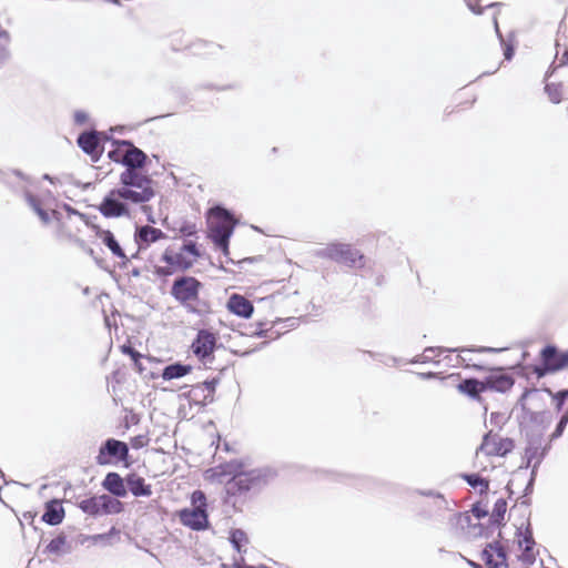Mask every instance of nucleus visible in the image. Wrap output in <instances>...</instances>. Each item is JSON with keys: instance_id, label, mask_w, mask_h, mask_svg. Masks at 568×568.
<instances>
[{"instance_id": "f257e3e1", "label": "nucleus", "mask_w": 568, "mask_h": 568, "mask_svg": "<svg viewBox=\"0 0 568 568\" xmlns=\"http://www.w3.org/2000/svg\"><path fill=\"white\" fill-rule=\"evenodd\" d=\"M201 257V248L195 240L173 241L159 255L149 262L152 274L158 278H168L176 273L191 270Z\"/></svg>"}, {"instance_id": "f03ea898", "label": "nucleus", "mask_w": 568, "mask_h": 568, "mask_svg": "<svg viewBox=\"0 0 568 568\" xmlns=\"http://www.w3.org/2000/svg\"><path fill=\"white\" fill-rule=\"evenodd\" d=\"M203 291L204 284L199 278L182 274L173 281L170 294L187 313L205 316L212 312V304Z\"/></svg>"}, {"instance_id": "7ed1b4c3", "label": "nucleus", "mask_w": 568, "mask_h": 568, "mask_svg": "<svg viewBox=\"0 0 568 568\" xmlns=\"http://www.w3.org/2000/svg\"><path fill=\"white\" fill-rule=\"evenodd\" d=\"M132 204L142 205L150 202L155 196L154 181L150 175L142 172L123 171L120 174V186Z\"/></svg>"}, {"instance_id": "20e7f679", "label": "nucleus", "mask_w": 568, "mask_h": 568, "mask_svg": "<svg viewBox=\"0 0 568 568\" xmlns=\"http://www.w3.org/2000/svg\"><path fill=\"white\" fill-rule=\"evenodd\" d=\"M206 221L210 239L217 248L227 254L229 241L235 225L232 214L221 206H214L209 210Z\"/></svg>"}, {"instance_id": "39448f33", "label": "nucleus", "mask_w": 568, "mask_h": 568, "mask_svg": "<svg viewBox=\"0 0 568 568\" xmlns=\"http://www.w3.org/2000/svg\"><path fill=\"white\" fill-rule=\"evenodd\" d=\"M268 481V474L262 469L245 470V465L242 464L241 468L233 478H230L225 484V491L229 496H241L252 489L261 488Z\"/></svg>"}, {"instance_id": "423d86ee", "label": "nucleus", "mask_w": 568, "mask_h": 568, "mask_svg": "<svg viewBox=\"0 0 568 568\" xmlns=\"http://www.w3.org/2000/svg\"><path fill=\"white\" fill-rule=\"evenodd\" d=\"M191 504L192 508H184L179 511L180 521L193 530L205 529L209 525L205 494L202 490L193 491Z\"/></svg>"}, {"instance_id": "0eeeda50", "label": "nucleus", "mask_w": 568, "mask_h": 568, "mask_svg": "<svg viewBox=\"0 0 568 568\" xmlns=\"http://www.w3.org/2000/svg\"><path fill=\"white\" fill-rule=\"evenodd\" d=\"M130 204L120 187L110 190L98 205V211L106 219L128 217L131 215Z\"/></svg>"}, {"instance_id": "6e6552de", "label": "nucleus", "mask_w": 568, "mask_h": 568, "mask_svg": "<svg viewBox=\"0 0 568 568\" xmlns=\"http://www.w3.org/2000/svg\"><path fill=\"white\" fill-rule=\"evenodd\" d=\"M81 510L90 516L115 515L123 510V504L110 495L93 496L80 501Z\"/></svg>"}, {"instance_id": "1a4fd4ad", "label": "nucleus", "mask_w": 568, "mask_h": 568, "mask_svg": "<svg viewBox=\"0 0 568 568\" xmlns=\"http://www.w3.org/2000/svg\"><path fill=\"white\" fill-rule=\"evenodd\" d=\"M514 448L515 443L511 438L503 437L490 430L484 436L480 446L476 450V457L478 458L480 454L488 457H505Z\"/></svg>"}, {"instance_id": "9d476101", "label": "nucleus", "mask_w": 568, "mask_h": 568, "mask_svg": "<svg viewBox=\"0 0 568 568\" xmlns=\"http://www.w3.org/2000/svg\"><path fill=\"white\" fill-rule=\"evenodd\" d=\"M514 552L526 568L535 562L538 549L529 524H527L525 530L518 529L514 540Z\"/></svg>"}, {"instance_id": "9b49d317", "label": "nucleus", "mask_w": 568, "mask_h": 568, "mask_svg": "<svg viewBox=\"0 0 568 568\" xmlns=\"http://www.w3.org/2000/svg\"><path fill=\"white\" fill-rule=\"evenodd\" d=\"M324 254L326 257L349 267H363L365 264L364 255L349 244H329Z\"/></svg>"}, {"instance_id": "f8f14e48", "label": "nucleus", "mask_w": 568, "mask_h": 568, "mask_svg": "<svg viewBox=\"0 0 568 568\" xmlns=\"http://www.w3.org/2000/svg\"><path fill=\"white\" fill-rule=\"evenodd\" d=\"M217 335L209 329H200L191 344L193 355L203 364L211 363L217 344Z\"/></svg>"}, {"instance_id": "ddd939ff", "label": "nucleus", "mask_w": 568, "mask_h": 568, "mask_svg": "<svg viewBox=\"0 0 568 568\" xmlns=\"http://www.w3.org/2000/svg\"><path fill=\"white\" fill-rule=\"evenodd\" d=\"M129 456V447L125 443L114 438L108 439L103 446L100 447L97 456L99 465L111 464L113 459L118 462H125Z\"/></svg>"}, {"instance_id": "4468645a", "label": "nucleus", "mask_w": 568, "mask_h": 568, "mask_svg": "<svg viewBox=\"0 0 568 568\" xmlns=\"http://www.w3.org/2000/svg\"><path fill=\"white\" fill-rule=\"evenodd\" d=\"M120 144L125 146L124 171L141 172L140 170L145 166L148 155L136 148L131 141L121 140Z\"/></svg>"}, {"instance_id": "2eb2a0df", "label": "nucleus", "mask_w": 568, "mask_h": 568, "mask_svg": "<svg viewBox=\"0 0 568 568\" xmlns=\"http://www.w3.org/2000/svg\"><path fill=\"white\" fill-rule=\"evenodd\" d=\"M540 359L555 373L568 367V351H559L554 345H547L540 352Z\"/></svg>"}, {"instance_id": "dca6fc26", "label": "nucleus", "mask_w": 568, "mask_h": 568, "mask_svg": "<svg viewBox=\"0 0 568 568\" xmlns=\"http://www.w3.org/2000/svg\"><path fill=\"white\" fill-rule=\"evenodd\" d=\"M219 384V378H213L211 381H205L203 383H199L193 385L189 392L190 399L197 405H207L214 400L216 385Z\"/></svg>"}, {"instance_id": "f3484780", "label": "nucleus", "mask_w": 568, "mask_h": 568, "mask_svg": "<svg viewBox=\"0 0 568 568\" xmlns=\"http://www.w3.org/2000/svg\"><path fill=\"white\" fill-rule=\"evenodd\" d=\"M479 557L486 568H508L506 552L498 542L488 544Z\"/></svg>"}, {"instance_id": "a211bd4d", "label": "nucleus", "mask_w": 568, "mask_h": 568, "mask_svg": "<svg viewBox=\"0 0 568 568\" xmlns=\"http://www.w3.org/2000/svg\"><path fill=\"white\" fill-rule=\"evenodd\" d=\"M485 390L507 392L514 384V378L506 374L501 368L491 369L490 373L483 379Z\"/></svg>"}, {"instance_id": "6ab92c4d", "label": "nucleus", "mask_w": 568, "mask_h": 568, "mask_svg": "<svg viewBox=\"0 0 568 568\" xmlns=\"http://www.w3.org/2000/svg\"><path fill=\"white\" fill-rule=\"evenodd\" d=\"M242 462L233 459L215 467L209 468L204 477L211 483H223L226 477L233 478L242 466Z\"/></svg>"}, {"instance_id": "aec40b11", "label": "nucleus", "mask_w": 568, "mask_h": 568, "mask_svg": "<svg viewBox=\"0 0 568 568\" xmlns=\"http://www.w3.org/2000/svg\"><path fill=\"white\" fill-rule=\"evenodd\" d=\"M78 145L94 162L99 161L102 155L103 148L100 145V134L95 131L81 133L78 138Z\"/></svg>"}, {"instance_id": "412c9836", "label": "nucleus", "mask_w": 568, "mask_h": 568, "mask_svg": "<svg viewBox=\"0 0 568 568\" xmlns=\"http://www.w3.org/2000/svg\"><path fill=\"white\" fill-rule=\"evenodd\" d=\"M166 234L158 227L143 225L136 229L135 242L140 250L149 247L152 243L166 239Z\"/></svg>"}, {"instance_id": "4be33fe9", "label": "nucleus", "mask_w": 568, "mask_h": 568, "mask_svg": "<svg viewBox=\"0 0 568 568\" xmlns=\"http://www.w3.org/2000/svg\"><path fill=\"white\" fill-rule=\"evenodd\" d=\"M226 307L232 314H235L243 318L251 317L254 311L251 301H248L245 296L237 293H234L229 297Z\"/></svg>"}, {"instance_id": "5701e85b", "label": "nucleus", "mask_w": 568, "mask_h": 568, "mask_svg": "<svg viewBox=\"0 0 568 568\" xmlns=\"http://www.w3.org/2000/svg\"><path fill=\"white\" fill-rule=\"evenodd\" d=\"M126 485L131 494L135 497L152 495V487L145 483V479L135 473L129 474L125 478Z\"/></svg>"}, {"instance_id": "b1692460", "label": "nucleus", "mask_w": 568, "mask_h": 568, "mask_svg": "<svg viewBox=\"0 0 568 568\" xmlns=\"http://www.w3.org/2000/svg\"><path fill=\"white\" fill-rule=\"evenodd\" d=\"M93 230L95 232V236L102 241V243L112 252L114 256L120 258L125 257L123 250L110 230H103L97 225L93 226Z\"/></svg>"}, {"instance_id": "393cba45", "label": "nucleus", "mask_w": 568, "mask_h": 568, "mask_svg": "<svg viewBox=\"0 0 568 568\" xmlns=\"http://www.w3.org/2000/svg\"><path fill=\"white\" fill-rule=\"evenodd\" d=\"M64 518V509L60 501L51 500L45 505V511L42 515V520L49 525H59Z\"/></svg>"}, {"instance_id": "a878e982", "label": "nucleus", "mask_w": 568, "mask_h": 568, "mask_svg": "<svg viewBox=\"0 0 568 568\" xmlns=\"http://www.w3.org/2000/svg\"><path fill=\"white\" fill-rule=\"evenodd\" d=\"M103 487L116 497H124L126 488L123 478L116 473H109L104 480Z\"/></svg>"}, {"instance_id": "bb28decb", "label": "nucleus", "mask_w": 568, "mask_h": 568, "mask_svg": "<svg viewBox=\"0 0 568 568\" xmlns=\"http://www.w3.org/2000/svg\"><path fill=\"white\" fill-rule=\"evenodd\" d=\"M458 392L474 399H480V394L485 392L483 381L475 378L465 379L457 385Z\"/></svg>"}, {"instance_id": "cd10ccee", "label": "nucleus", "mask_w": 568, "mask_h": 568, "mask_svg": "<svg viewBox=\"0 0 568 568\" xmlns=\"http://www.w3.org/2000/svg\"><path fill=\"white\" fill-rule=\"evenodd\" d=\"M192 367L190 365L172 364L164 368L162 377L165 381L180 378L191 373Z\"/></svg>"}, {"instance_id": "c85d7f7f", "label": "nucleus", "mask_w": 568, "mask_h": 568, "mask_svg": "<svg viewBox=\"0 0 568 568\" xmlns=\"http://www.w3.org/2000/svg\"><path fill=\"white\" fill-rule=\"evenodd\" d=\"M10 42L11 38L7 30L0 28V67L10 57Z\"/></svg>"}, {"instance_id": "c756f323", "label": "nucleus", "mask_w": 568, "mask_h": 568, "mask_svg": "<svg viewBox=\"0 0 568 568\" xmlns=\"http://www.w3.org/2000/svg\"><path fill=\"white\" fill-rule=\"evenodd\" d=\"M450 524L457 530H466L471 526V515L469 511L457 513L450 518Z\"/></svg>"}, {"instance_id": "7c9ffc66", "label": "nucleus", "mask_w": 568, "mask_h": 568, "mask_svg": "<svg viewBox=\"0 0 568 568\" xmlns=\"http://www.w3.org/2000/svg\"><path fill=\"white\" fill-rule=\"evenodd\" d=\"M463 478L473 488H478L480 493H486L489 488V481L477 474L463 475Z\"/></svg>"}, {"instance_id": "2f4dec72", "label": "nucleus", "mask_w": 568, "mask_h": 568, "mask_svg": "<svg viewBox=\"0 0 568 568\" xmlns=\"http://www.w3.org/2000/svg\"><path fill=\"white\" fill-rule=\"evenodd\" d=\"M506 511H507V501L504 498H499L494 505L491 516H490L491 521L494 524L499 525L504 520Z\"/></svg>"}, {"instance_id": "473e14b6", "label": "nucleus", "mask_w": 568, "mask_h": 568, "mask_svg": "<svg viewBox=\"0 0 568 568\" xmlns=\"http://www.w3.org/2000/svg\"><path fill=\"white\" fill-rule=\"evenodd\" d=\"M545 92L552 103L558 104L561 102L564 94L561 83H547L545 85Z\"/></svg>"}, {"instance_id": "72a5a7b5", "label": "nucleus", "mask_w": 568, "mask_h": 568, "mask_svg": "<svg viewBox=\"0 0 568 568\" xmlns=\"http://www.w3.org/2000/svg\"><path fill=\"white\" fill-rule=\"evenodd\" d=\"M176 231L183 240H193L192 237H196L199 230L195 223L185 221L176 229Z\"/></svg>"}, {"instance_id": "f704fd0d", "label": "nucleus", "mask_w": 568, "mask_h": 568, "mask_svg": "<svg viewBox=\"0 0 568 568\" xmlns=\"http://www.w3.org/2000/svg\"><path fill=\"white\" fill-rule=\"evenodd\" d=\"M231 541L237 551H242V548L248 544V537L245 531L235 529L231 534Z\"/></svg>"}, {"instance_id": "c9c22d12", "label": "nucleus", "mask_w": 568, "mask_h": 568, "mask_svg": "<svg viewBox=\"0 0 568 568\" xmlns=\"http://www.w3.org/2000/svg\"><path fill=\"white\" fill-rule=\"evenodd\" d=\"M120 141L121 140L113 142L115 148L113 150L109 151L108 156L111 161L124 165V160H122V159L125 155V146L121 145Z\"/></svg>"}, {"instance_id": "e433bc0d", "label": "nucleus", "mask_w": 568, "mask_h": 568, "mask_svg": "<svg viewBox=\"0 0 568 568\" xmlns=\"http://www.w3.org/2000/svg\"><path fill=\"white\" fill-rule=\"evenodd\" d=\"M65 546V537L58 536L53 538L47 546V550L50 554H59Z\"/></svg>"}, {"instance_id": "4c0bfd02", "label": "nucleus", "mask_w": 568, "mask_h": 568, "mask_svg": "<svg viewBox=\"0 0 568 568\" xmlns=\"http://www.w3.org/2000/svg\"><path fill=\"white\" fill-rule=\"evenodd\" d=\"M150 443V438L148 434H140L130 439V445L134 449H141L148 446Z\"/></svg>"}, {"instance_id": "58836bf2", "label": "nucleus", "mask_w": 568, "mask_h": 568, "mask_svg": "<svg viewBox=\"0 0 568 568\" xmlns=\"http://www.w3.org/2000/svg\"><path fill=\"white\" fill-rule=\"evenodd\" d=\"M120 349L123 354L129 355L133 362H139L143 358V355L135 351L131 345L124 344Z\"/></svg>"}, {"instance_id": "ea45409f", "label": "nucleus", "mask_w": 568, "mask_h": 568, "mask_svg": "<svg viewBox=\"0 0 568 568\" xmlns=\"http://www.w3.org/2000/svg\"><path fill=\"white\" fill-rule=\"evenodd\" d=\"M120 349L123 354L129 355L133 362H139L143 358V355L135 351L131 345L124 344Z\"/></svg>"}, {"instance_id": "a19ab883", "label": "nucleus", "mask_w": 568, "mask_h": 568, "mask_svg": "<svg viewBox=\"0 0 568 568\" xmlns=\"http://www.w3.org/2000/svg\"><path fill=\"white\" fill-rule=\"evenodd\" d=\"M120 349L123 354L129 355L133 362H139L143 358V355L135 351L131 345L124 344Z\"/></svg>"}, {"instance_id": "79ce46f5", "label": "nucleus", "mask_w": 568, "mask_h": 568, "mask_svg": "<svg viewBox=\"0 0 568 568\" xmlns=\"http://www.w3.org/2000/svg\"><path fill=\"white\" fill-rule=\"evenodd\" d=\"M120 349L123 354L129 355L133 362H139L143 358V355L135 351L131 345L124 344Z\"/></svg>"}, {"instance_id": "37998d69", "label": "nucleus", "mask_w": 568, "mask_h": 568, "mask_svg": "<svg viewBox=\"0 0 568 568\" xmlns=\"http://www.w3.org/2000/svg\"><path fill=\"white\" fill-rule=\"evenodd\" d=\"M29 202L30 204L32 205V207L36 210V212L39 214V216L41 217V220L43 222H48L49 221V215L45 211H43L41 207H40V203L37 199H34L33 196H29Z\"/></svg>"}, {"instance_id": "c03bdc74", "label": "nucleus", "mask_w": 568, "mask_h": 568, "mask_svg": "<svg viewBox=\"0 0 568 568\" xmlns=\"http://www.w3.org/2000/svg\"><path fill=\"white\" fill-rule=\"evenodd\" d=\"M71 221V217H69L68 220L65 221H59V234L61 236H67V237H73L75 236L77 233L72 232L71 230H69L68 227V224L69 222Z\"/></svg>"}, {"instance_id": "a18cd8bd", "label": "nucleus", "mask_w": 568, "mask_h": 568, "mask_svg": "<svg viewBox=\"0 0 568 568\" xmlns=\"http://www.w3.org/2000/svg\"><path fill=\"white\" fill-rule=\"evenodd\" d=\"M534 373L537 375L538 378L544 377L548 373H552L550 369H548V366L546 364H542L541 366H535Z\"/></svg>"}, {"instance_id": "49530a36", "label": "nucleus", "mask_w": 568, "mask_h": 568, "mask_svg": "<svg viewBox=\"0 0 568 568\" xmlns=\"http://www.w3.org/2000/svg\"><path fill=\"white\" fill-rule=\"evenodd\" d=\"M568 396V389L566 390H561V392H558L556 395H555V398L557 399V409L560 410L562 405H564V400L565 398Z\"/></svg>"}, {"instance_id": "de8ad7c7", "label": "nucleus", "mask_w": 568, "mask_h": 568, "mask_svg": "<svg viewBox=\"0 0 568 568\" xmlns=\"http://www.w3.org/2000/svg\"><path fill=\"white\" fill-rule=\"evenodd\" d=\"M468 6H469V8H470V10H471L473 12H475V13L479 14V13H481V12L484 11V9H485V8H490V7H493V6H494V3H491V2H490V3H486V4H484V6H480V4H474V3H471V2L469 1Z\"/></svg>"}, {"instance_id": "09e8293b", "label": "nucleus", "mask_w": 568, "mask_h": 568, "mask_svg": "<svg viewBox=\"0 0 568 568\" xmlns=\"http://www.w3.org/2000/svg\"><path fill=\"white\" fill-rule=\"evenodd\" d=\"M282 318L280 316H275L273 320L266 322V323H260L258 326L261 327V333L265 332L266 329L263 328V326H266L267 324L271 325V327L273 326V324H275L276 322H280Z\"/></svg>"}, {"instance_id": "8fccbe9b", "label": "nucleus", "mask_w": 568, "mask_h": 568, "mask_svg": "<svg viewBox=\"0 0 568 568\" xmlns=\"http://www.w3.org/2000/svg\"><path fill=\"white\" fill-rule=\"evenodd\" d=\"M134 368L139 374H144L145 368L143 367L141 359L139 362H133Z\"/></svg>"}, {"instance_id": "3c124183", "label": "nucleus", "mask_w": 568, "mask_h": 568, "mask_svg": "<svg viewBox=\"0 0 568 568\" xmlns=\"http://www.w3.org/2000/svg\"><path fill=\"white\" fill-rule=\"evenodd\" d=\"M471 513L477 517L480 518L486 515V511H483L478 506H475L471 510Z\"/></svg>"}, {"instance_id": "603ef678", "label": "nucleus", "mask_w": 568, "mask_h": 568, "mask_svg": "<svg viewBox=\"0 0 568 568\" xmlns=\"http://www.w3.org/2000/svg\"><path fill=\"white\" fill-rule=\"evenodd\" d=\"M560 63L568 65V50H565L560 58Z\"/></svg>"}, {"instance_id": "864d4df0", "label": "nucleus", "mask_w": 568, "mask_h": 568, "mask_svg": "<svg viewBox=\"0 0 568 568\" xmlns=\"http://www.w3.org/2000/svg\"><path fill=\"white\" fill-rule=\"evenodd\" d=\"M237 568H267V567H265V566L253 567V566H248V565H243V566H237Z\"/></svg>"}, {"instance_id": "5fc2aeb1", "label": "nucleus", "mask_w": 568, "mask_h": 568, "mask_svg": "<svg viewBox=\"0 0 568 568\" xmlns=\"http://www.w3.org/2000/svg\"><path fill=\"white\" fill-rule=\"evenodd\" d=\"M526 455L528 456V458H531V457L535 456V454L531 453V448L530 447L526 449Z\"/></svg>"}, {"instance_id": "6e6d98bb", "label": "nucleus", "mask_w": 568, "mask_h": 568, "mask_svg": "<svg viewBox=\"0 0 568 568\" xmlns=\"http://www.w3.org/2000/svg\"><path fill=\"white\" fill-rule=\"evenodd\" d=\"M511 51H513V50H511V48H508V49L506 50L505 55H506V58H507V59H510V57H511Z\"/></svg>"}, {"instance_id": "4d7b16f0", "label": "nucleus", "mask_w": 568, "mask_h": 568, "mask_svg": "<svg viewBox=\"0 0 568 568\" xmlns=\"http://www.w3.org/2000/svg\"><path fill=\"white\" fill-rule=\"evenodd\" d=\"M536 392H537V389H529V390H526V392L524 393L523 397H527L529 394H531V393H536Z\"/></svg>"}, {"instance_id": "13d9d810", "label": "nucleus", "mask_w": 568, "mask_h": 568, "mask_svg": "<svg viewBox=\"0 0 568 568\" xmlns=\"http://www.w3.org/2000/svg\"><path fill=\"white\" fill-rule=\"evenodd\" d=\"M471 367H474L475 369H483V367L477 364H473Z\"/></svg>"}, {"instance_id": "bf43d9fd", "label": "nucleus", "mask_w": 568, "mask_h": 568, "mask_svg": "<svg viewBox=\"0 0 568 568\" xmlns=\"http://www.w3.org/2000/svg\"><path fill=\"white\" fill-rule=\"evenodd\" d=\"M430 352H433V349H430V348H429V349H425V352H424L425 357H429V356L427 355V353H430Z\"/></svg>"}]
</instances>
